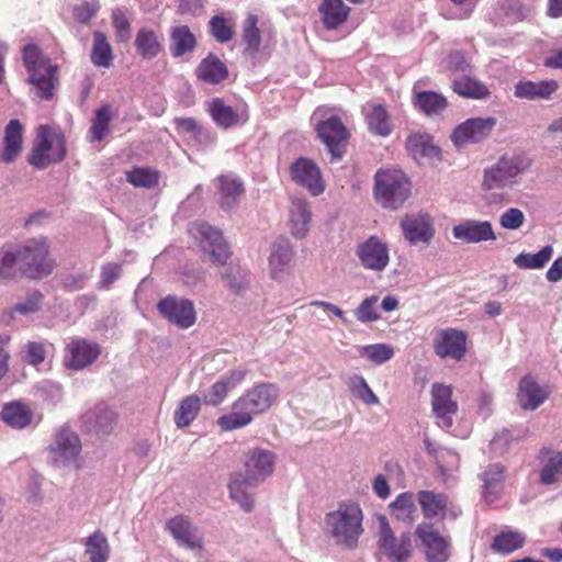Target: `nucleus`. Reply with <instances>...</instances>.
<instances>
[{"label": "nucleus", "mask_w": 562, "mask_h": 562, "mask_svg": "<svg viewBox=\"0 0 562 562\" xmlns=\"http://www.w3.org/2000/svg\"><path fill=\"white\" fill-rule=\"evenodd\" d=\"M20 277L43 279L53 273L56 262L49 254V244L45 237L29 239L16 245Z\"/></svg>", "instance_id": "20e7f679"}, {"label": "nucleus", "mask_w": 562, "mask_h": 562, "mask_svg": "<svg viewBox=\"0 0 562 562\" xmlns=\"http://www.w3.org/2000/svg\"><path fill=\"white\" fill-rule=\"evenodd\" d=\"M312 218L311 205L306 200L294 198L290 205V229L291 234L297 238L303 239L310 231Z\"/></svg>", "instance_id": "cd10ccee"}, {"label": "nucleus", "mask_w": 562, "mask_h": 562, "mask_svg": "<svg viewBox=\"0 0 562 562\" xmlns=\"http://www.w3.org/2000/svg\"><path fill=\"white\" fill-rule=\"evenodd\" d=\"M415 533L424 548L427 562H446L449 559V540L432 524H419Z\"/></svg>", "instance_id": "2eb2a0df"}, {"label": "nucleus", "mask_w": 562, "mask_h": 562, "mask_svg": "<svg viewBox=\"0 0 562 562\" xmlns=\"http://www.w3.org/2000/svg\"><path fill=\"white\" fill-rule=\"evenodd\" d=\"M206 110L213 122L223 130L243 125L249 119L247 106L233 108L222 99L213 98L206 102Z\"/></svg>", "instance_id": "4be33fe9"}, {"label": "nucleus", "mask_w": 562, "mask_h": 562, "mask_svg": "<svg viewBox=\"0 0 562 562\" xmlns=\"http://www.w3.org/2000/svg\"><path fill=\"white\" fill-rule=\"evenodd\" d=\"M404 237L413 245L429 243L434 235V221L427 213L407 214L401 221Z\"/></svg>", "instance_id": "5701e85b"}, {"label": "nucleus", "mask_w": 562, "mask_h": 562, "mask_svg": "<svg viewBox=\"0 0 562 562\" xmlns=\"http://www.w3.org/2000/svg\"><path fill=\"white\" fill-rule=\"evenodd\" d=\"M347 385L351 394L367 405H375L379 403L378 396L371 390L362 375L353 374L348 378Z\"/></svg>", "instance_id": "5fc2aeb1"}, {"label": "nucleus", "mask_w": 562, "mask_h": 562, "mask_svg": "<svg viewBox=\"0 0 562 562\" xmlns=\"http://www.w3.org/2000/svg\"><path fill=\"white\" fill-rule=\"evenodd\" d=\"M195 76L203 82L220 85L228 77V69L224 61L210 53L195 68Z\"/></svg>", "instance_id": "c756f323"}, {"label": "nucleus", "mask_w": 562, "mask_h": 562, "mask_svg": "<svg viewBox=\"0 0 562 562\" xmlns=\"http://www.w3.org/2000/svg\"><path fill=\"white\" fill-rule=\"evenodd\" d=\"M446 66L451 72L460 74L461 76L471 72L472 69L470 61L459 50L451 52L448 55Z\"/></svg>", "instance_id": "69168bd1"}, {"label": "nucleus", "mask_w": 562, "mask_h": 562, "mask_svg": "<svg viewBox=\"0 0 562 562\" xmlns=\"http://www.w3.org/2000/svg\"><path fill=\"white\" fill-rule=\"evenodd\" d=\"M532 160L525 154H505L483 170L481 187L484 191L512 188L531 167Z\"/></svg>", "instance_id": "7ed1b4c3"}, {"label": "nucleus", "mask_w": 562, "mask_h": 562, "mask_svg": "<svg viewBox=\"0 0 562 562\" xmlns=\"http://www.w3.org/2000/svg\"><path fill=\"white\" fill-rule=\"evenodd\" d=\"M0 418L11 428L23 429L32 423L33 413L27 405L12 402L2 407Z\"/></svg>", "instance_id": "e433bc0d"}, {"label": "nucleus", "mask_w": 562, "mask_h": 562, "mask_svg": "<svg viewBox=\"0 0 562 562\" xmlns=\"http://www.w3.org/2000/svg\"><path fill=\"white\" fill-rule=\"evenodd\" d=\"M20 276L16 245L0 247V282H9Z\"/></svg>", "instance_id": "ea45409f"}, {"label": "nucleus", "mask_w": 562, "mask_h": 562, "mask_svg": "<svg viewBox=\"0 0 562 562\" xmlns=\"http://www.w3.org/2000/svg\"><path fill=\"white\" fill-rule=\"evenodd\" d=\"M221 277L229 291L237 295H241L249 286V272L238 265H229Z\"/></svg>", "instance_id": "de8ad7c7"}, {"label": "nucleus", "mask_w": 562, "mask_h": 562, "mask_svg": "<svg viewBox=\"0 0 562 562\" xmlns=\"http://www.w3.org/2000/svg\"><path fill=\"white\" fill-rule=\"evenodd\" d=\"M539 481L543 485H552L562 481V451L543 447L540 450Z\"/></svg>", "instance_id": "bb28decb"}, {"label": "nucleus", "mask_w": 562, "mask_h": 562, "mask_svg": "<svg viewBox=\"0 0 562 562\" xmlns=\"http://www.w3.org/2000/svg\"><path fill=\"white\" fill-rule=\"evenodd\" d=\"M362 510L358 504H340L326 516V525L337 544L353 548L362 533Z\"/></svg>", "instance_id": "423d86ee"}, {"label": "nucleus", "mask_w": 562, "mask_h": 562, "mask_svg": "<svg viewBox=\"0 0 562 562\" xmlns=\"http://www.w3.org/2000/svg\"><path fill=\"white\" fill-rule=\"evenodd\" d=\"M135 47L137 53L144 59H151L158 56L162 50V44L157 34L149 29H140L135 37Z\"/></svg>", "instance_id": "37998d69"}, {"label": "nucleus", "mask_w": 562, "mask_h": 562, "mask_svg": "<svg viewBox=\"0 0 562 562\" xmlns=\"http://www.w3.org/2000/svg\"><path fill=\"white\" fill-rule=\"evenodd\" d=\"M190 232L200 239L202 248L210 254L213 263H226L232 252L220 229L201 222L191 224Z\"/></svg>", "instance_id": "f8f14e48"}, {"label": "nucleus", "mask_w": 562, "mask_h": 562, "mask_svg": "<svg viewBox=\"0 0 562 562\" xmlns=\"http://www.w3.org/2000/svg\"><path fill=\"white\" fill-rule=\"evenodd\" d=\"M390 507L392 515H394L396 519L408 522L413 521L416 507L412 493L405 492L400 494L395 501L391 503Z\"/></svg>", "instance_id": "6e6d98bb"}, {"label": "nucleus", "mask_w": 562, "mask_h": 562, "mask_svg": "<svg viewBox=\"0 0 562 562\" xmlns=\"http://www.w3.org/2000/svg\"><path fill=\"white\" fill-rule=\"evenodd\" d=\"M378 548L391 562H406L413 553L412 535L402 532L398 537L395 536L387 521L383 519L380 525Z\"/></svg>", "instance_id": "9d476101"}, {"label": "nucleus", "mask_w": 562, "mask_h": 562, "mask_svg": "<svg viewBox=\"0 0 562 562\" xmlns=\"http://www.w3.org/2000/svg\"><path fill=\"white\" fill-rule=\"evenodd\" d=\"M418 502L426 518L441 520L448 506V497L432 491H420Z\"/></svg>", "instance_id": "4c0bfd02"}, {"label": "nucleus", "mask_w": 562, "mask_h": 562, "mask_svg": "<svg viewBox=\"0 0 562 562\" xmlns=\"http://www.w3.org/2000/svg\"><path fill=\"white\" fill-rule=\"evenodd\" d=\"M452 235L456 239L463 240L468 244L496 239L493 226L488 221L465 220L453 226Z\"/></svg>", "instance_id": "393cba45"}, {"label": "nucleus", "mask_w": 562, "mask_h": 562, "mask_svg": "<svg viewBox=\"0 0 562 562\" xmlns=\"http://www.w3.org/2000/svg\"><path fill=\"white\" fill-rule=\"evenodd\" d=\"M166 530L180 548L192 552L204 550V535L188 516L177 515L169 518L166 521Z\"/></svg>", "instance_id": "9b49d317"}, {"label": "nucleus", "mask_w": 562, "mask_h": 562, "mask_svg": "<svg viewBox=\"0 0 562 562\" xmlns=\"http://www.w3.org/2000/svg\"><path fill=\"white\" fill-rule=\"evenodd\" d=\"M506 469L501 463L490 464L481 474L483 481V497L486 502L496 501L503 491Z\"/></svg>", "instance_id": "473e14b6"}, {"label": "nucleus", "mask_w": 562, "mask_h": 562, "mask_svg": "<svg viewBox=\"0 0 562 562\" xmlns=\"http://www.w3.org/2000/svg\"><path fill=\"white\" fill-rule=\"evenodd\" d=\"M279 395L280 390L276 384L257 383L233 403L232 412L221 416L217 424L225 431L245 427L252 422L254 416L269 411Z\"/></svg>", "instance_id": "f03ea898"}, {"label": "nucleus", "mask_w": 562, "mask_h": 562, "mask_svg": "<svg viewBox=\"0 0 562 562\" xmlns=\"http://www.w3.org/2000/svg\"><path fill=\"white\" fill-rule=\"evenodd\" d=\"M111 119V106L109 104L102 105L95 111L89 130L91 142H101L108 136Z\"/></svg>", "instance_id": "3c124183"}, {"label": "nucleus", "mask_w": 562, "mask_h": 562, "mask_svg": "<svg viewBox=\"0 0 562 562\" xmlns=\"http://www.w3.org/2000/svg\"><path fill=\"white\" fill-rule=\"evenodd\" d=\"M431 408L437 425L449 430L458 412V403L452 398V387L440 383L431 386Z\"/></svg>", "instance_id": "f3484780"}, {"label": "nucleus", "mask_w": 562, "mask_h": 562, "mask_svg": "<svg viewBox=\"0 0 562 562\" xmlns=\"http://www.w3.org/2000/svg\"><path fill=\"white\" fill-rule=\"evenodd\" d=\"M414 105L425 115H436L448 106L446 97L435 91H422L414 95Z\"/></svg>", "instance_id": "79ce46f5"}, {"label": "nucleus", "mask_w": 562, "mask_h": 562, "mask_svg": "<svg viewBox=\"0 0 562 562\" xmlns=\"http://www.w3.org/2000/svg\"><path fill=\"white\" fill-rule=\"evenodd\" d=\"M220 205L224 211L233 210L244 194L243 182L232 176H220L217 178Z\"/></svg>", "instance_id": "f704fd0d"}, {"label": "nucleus", "mask_w": 562, "mask_h": 562, "mask_svg": "<svg viewBox=\"0 0 562 562\" xmlns=\"http://www.w3.org/2000/svg\"><path fill=\"white\" fill-rule=\"evenodd\" d=\"M81 449L78 434L68 425H61L55 430L47 451L54 467L66 468L78 467Z\"/></svg>", "instance_id": "1a4fd4ad"}, {"label": "nucleus", "mask_w": 562, "mask_h": 562, "mask_svg": "<svg viewBox=\"0 0 562 562\" xmlns=\"http://www.w3.org/2000/svg\"><path fill=\"white\" fill-rule=\"evenodd\" d=\"M23 63L29 74V82L36 89V95L42 100H50L58 82L57 66L50 64L34 44L24 46Z\"/></svg>", "instance_id": "39448f33"}, {"label": "nucleus", "mask_w": 562, "mask_h": 562, "mask_svg": "<svg viewBox=\"0 0 562 562\" xmlns=\"http://www.w3.org/2000/svg\"><path fill=\"white\" fill-rule=\"evenodd\" d=\"M294 251L286 239H279L271 246L269 256L270 273L273 279H278L292 261Z\"/></svg>", "instance_id": "c9c22d12"}, {"label": "nucleus", "mask_w": 562, "mask_h": 562, "mask_svg": "<svg viewBox=\"0 0 562 562\" xmlns=\"http://www.w3.org/2000/svg\"><path fill=\"white\" fill-rule=\"evenodd\" d=\"M360 356L376 364H382L394 356V350L386 344L367 345L361 348Z\"/></svg>", "instance_id": "052dcab7"}, {"label": "nucleus", "mask_w": 562, "mask_h": 562, "mask_svg": "<svg viewBox=\"0 0 562 562\" xmlns=\"http://www.w3.org/2000/svg\"><path fill=\"white\" fill-rule=\"evenodd\" d=\"M42 300H43V294L40 291H37V290L31 291L26 294L24 300L16 303L12 307L11 311H12V313H19L21 315L33 314V313L40 311Z\"/></svg>", "instance_id": "e2e57ef3"}, {"label": "nucleus", "mask_w": 562, "mask_h": 562, "mask_svg": "<svg viewBox=\"0 0 562 562\" xmlns=\"http://www.w3.org/2000/svg\"><path fill=\"white\" fill-rule=\"evenodd\" d=\"M318 11L326 30H337L350 14V8L344 0H322Z\"/></svg>", "instance_id": "2f4dec72"}, {"label": "nucleus", "mask_w": 562, "mask_h": 562, "mask_svg": "<svg viewBox=\"0 0 562 562\" xmlns=\"http://www.w3.org/2000/svg\"><path fill=\"white\" fill-rule=\"evenodd\" d=\"M86 553L90 562H108L110 558V544L105 535L97 530L85 540Z\"/></svg>", "instance_id": "a18cd8bd"}, {"label": "nucleus", "mask_w": 562, "mask_h": 562, "mask_svg": "<svg viewBox=\"0 0 562 562\" xmlns=\"http://www.w3.org/2000/svg\"><path fill=\"white\" fill-rule=\"evenodd\" d=\"M525 223V214L517 207L507 209L499 216V225L509 231L519 229Z\"/></svg>", "instance_id": "338daca9"}, {"label": "nucleus", "mask_w": 562, "mask_h": 562, "mask_svg": "<svg viewBox=\"0 0 562 562\" xmlns=\"http://www.w3.org/2000/svg\"><path fill=\"white\" fill-rule=\"evenodd\" d=\"M169 50L173 58L192 54L198 45L195 35L188 25H176L169 31Z\"/></svg>", "instance_id": "7c9ffc66"}, {"label": "nucleus", "mask_w": 562, "mask_h": 562, "mask_svg": "<svg viewBox=\"0 0 562 562\" xmlns=\"http://www.w3.org/2000/svg\"><path fill=\"white\" fill-rule=\"evenodd\" d=\"M116 411L104 402L95 404L82 416L85 427L97 435H109L117 423Z\"/></svg>", "instance_id": "b1692460"}, {"label": "nucleus", "mask_w": 562, "mask_h": 562, "mask_svg": "<svg viewBox=\"0 0 562 562\" xmlns=\"http://www.w3.org/2000/svg\"><path fill=\"white\" fill-rule=\"evenodd\" d=\"M241 41L245 44V54L255 55L261 44V31L258 27V18L249 14L243 23Z\"/></svg>", "instance_id": "09e8293b"}, {"label": "nucleus", "mask_w": 562, "mask_h": 562, "mask_svg": "<svg viewBox=\"0 0 562 562\" xmlns=\"http://www.w3.org/2000/svg\"><path fill=\"white\" fill-rule=\"evenodd\" d=\"M209 32L218 43H227L234 35L232 26L223 15H215L210 20Z\"/></svg>", "instance_id": "680f3d73"}, {"label": "nucleus", "mask_w": 562, "mask_h": 562, "mask_svg": "<svg viewBox=\"0 0 562 562\" xmlns=\"http://www.w3.org/2000/svg\"><path fill=\"white\" fill-rule=\"evenodd\" d=\"M407 150L415 157H438L440 150L432 145L427 135L414 134L408 136L406 140Z\"/></svg>", "instance_id": "864d4df0"}, {"label": "nucleus", "mask_w": 562, "mask_h": 562, "mask_svg": "<svg viewBox=\"0 0 562 562\" xmlns=\"http://www.w3.org/2000/svg\"><path fill=\"white\" fill-rule=\"evenodd\" d=\"M452 89L463 98L477 100L487 99L491 93L483 82L470 77L468 74L456 77L452 80Z\"/></svg>", "instance_id": "58836bf2"}, {"label": "nucleus", "mask_w": 562, "mask_h": 562, "mask_svg": "<svg viewBox=\"0 0 562 562\" xmlns=\"http://www.w3.org/2000/svg\"><path fill=\"white\" fill-rule=\"evenodd\" d=\"M113 59L112 47L106 36L99 31L93 33V46L91 50V61L97 67L108 68Z\"/></svg>", "instance_id": "8fccbe9b"}, {"label": "nucleus", "mask_w": 562, "mask_h": 562, "mask_svg": "<svg viewBox=\"0 0 562 562\" xmlns=\"http://www.w3.org/2000/svg\"><path fill=\"white\" fill-rule=\"evenodd\" d=\"M229 389L221 379L215 382L207 392L203 395V401L206 405H220L227 396Z\"/></svg>", "instance_id": "774afa93"}, {"label": "nucleus", "mask_w": 562, "mask_h": 562, "mask_svg": "<svg viewBox=\"0 0 562 562\" xmlns=\"http://www.w3.org/2000/svg\"><path fill=\"white\" fill-rule=\"evenodd\" d=\"M369 130L380 136H387L392 128L387 111L382 104L367 105L363 109Z\"/></svg>", "instance_id": "a19ab883"}, {"label": "nucleus", "mask_w": 562, "mask_h": 562, "mask_svg": "<svg viewBox=\"0 0 562 562\" xmlns=\"http://www.w3.org/2000/svg\"><path fill=\"white\" fill-rule=\"evenodd\" d=\"M277 454L263 448L250 449L244 460V473H233L228 482L229 497L239 504L243 510L249 513L254 508L252 495L248 487L257 486L272 475Z\"/></svg>", "instance_id": "f257e3e1"}, {"label": "nucleus", "mask_w": 562, "mask_h": 562, "mask_svg": "<svg viewBox=\"0 0 562 562\" xmlns=\"http://www.w3.org/2000/svg\"><path fill=\"white\" fill-rule=\"evenodd\" d=\"M558 89L559 83L553 79L540 81L520 80L514 87V95L529 101L549 100Z\"/></svg>", "instance_id": "a878e982"}, {"label": "nucleus", "mask_w": 562, "mask_h": 562, "mask_svg": "<svg viewBox=\"0 0 562 562\" xmlns=\"http://www.w3.org/2000/svg\"><path fill=\"white\" fill-rule=\"evenodd\" d=\"M201 408V398L198 395L184 397L175 411V423L179 428L188 427L198 416Z\"/></svg>", "instance_id": "49530a36"}, {"label": "nucleus", "mask_w": 562, "mask_h": 562, "mask_svg": "<svg viewBox=\"0 0 562 562\" xmlns=\"http://www.w3.org/2000/svg\"><path fill=\"white\" fill-rule=\"evenodd\" d=\"M526 536L520 531L507 530L496 535L491 549L496 553L510 554L524 547Z\"/></svg>", "instance_id": "c03bdc74"}, {"label": "nucleus", "mask_w": 562, "mask_h": 562, "mask_svg": "<svg viewBox=\"0 0 562 562\" xmlns=\"http://www.w3.org/2000/svg\"><path fill=\"white\" fill-rule=\"evenodd\" d=\"M548 397V392L542 389L531 375L524 376L518 385L517 400L522 409L535 411Z\"/></svg>", "instance_id": "c85d7f7f"}, {"label": "nucleus", "mask_w": 562, "mask_h": 562, "mask_svg": "<svg viewBox=\"0 0 562 562\" xmlns=\"http://www.w3.org/2000/svg\"><path fill=\"white\" fill-rule=\"evenodd\" d=\"M497 120L493 116L471 117L459 124L451 134V140L458 148L477 144L490 137Z\"/></svg>", "instance_id": "ddd939ff"}, {"label": "nucleus", "mask_w": 562, "mask_h": 562, "mask_svg": "<svg viewBox=\"0 0 562 562\" xmlns=\"http://www.w3.org/2000/svg\"><path fill=\"white\" fill-rule=\"evenodd\" d=\"M101 355L98 342L86 338L71 339L66 346L64 363L68 369L83 370L92 364Z\"/></svg>", "instance_id": "a211bd4d"}, {"label": "nucleus", "mask_w": 562, "mask_h": 562, "mask_svg": "<svg viewBox=\"0 0 562 562\" xmlns=\"http://www.w3.org/2000/svg\"><path fill=\"white\" fill-rule=\"evenodd\" d=\"M112 23L120 42H127L131 38V23L121 9L112 12Z\"/></svg>", "instance_id": "0e129e2a"}, {"label": "nucleus", "mask_w": 562, "mask_h": 562, "mask_svg": "<svg viewBox=\"0 0 562 562\" xmlns=\"http://www.w3.org/2000/svg\"><path fill=\"white\" fill-rule=\"evenodd\" d=\"M434 351L441 359L460 361L467 353V335L464 331L446 328L436 334Z\"/></svg>", "instance_id": "aec40b11"}, {"label": "nucleus", "mask_w": 562, "mask_h": 562, "mask_svg": "<svg viewBox=\"0 0 562 562\" xmlns=\"http://www.w3.org/2000/svg\"><path fill=\"white\" fill-rule=\"evenodd\" d=\"M553 256V247L547 245L537 254L521 252L515 257L514 263L520 269H542Z\"/></svg>", "instance_id": "603ef678"}, {"label": "nucleus", "mask_w": 562, "mask_h": 562, "mask_svg": "<svg viewBox=\"0 0 562 562\" xmlns=\"http://www.w3.org/2000/svg\"><path fill=\"white\" fill-rule=\"evenodd\" d=\"M411 182L397 169L379 170L374 176V198L384 209L396 210L411 195Z\"/></svg>", "instance_id": "0eeeda50"}, {"label": "nucleus", "mask_w": 562, "mask_h": 562, "mask_svg": "<svg viewBox=\"0 0 562 562\" xmlns=\"http://www.w3.org/2000/svg\"><path fill=\"white\" fill-rule=\"evenodd\" d=\"M379 297L371 295L364 299L360 305L355 310V317L360 323H373L380 319L381 315L378 308Z\"/></svg>", "instance_id": "bf43d9fd"}, {"label": "nucleus", "mask_w": 562, "mask_h": 562, "mask_svg": "<svg viewBox=\"0 0 562 562\" xmlns=\"http://www.w3.org/2000/svg\"><path fill=\"white\" fill-rule=\"evenodd\" d=\"M389 246L376 236L358 244L356 255L364 269L383 271L390 262Z\"/></svg>", "instance_id": "6ab92c4d"}, {"label": "nucleus", "mask_w": 562, "mask_h": 562, "mask_svg": "<svg viewBox=\"0 0 562 562\" xmlns=\"http://www.w3.org/2000/svg\"><path fill=\"white\" fill-rule=\"evenodd\" d=\"M4 148L0 153V161L12 162L21 153L23 127L19 120H11L4 131Z\"/></svg>", "instance_id": "72a5a7b5"}, {"label": "nucleus", "mask_w": 562, "mask_h": 562, "mask_svg": "<svg viewBox=\"0 0 562 562\" xmlns=\"http://www.w3.org/2000/svg\"><path fill=\"white\" fill-rule=\"evenodd\" d=\"M126 180L134 187L153 188L158 183L159 175L149 168L135 167L126 172Z\"/></svg>", "instance_id": "4d7b16f0"}, {"label": "nucleus", "mask_w": 562, "mask_h": 562, "mask_svg": "<svg viewBox=\"0 0 562 562\" xmlns=\"http://www.w3.org/2000/svg\"><path fill=\"white\" fill-rule=\"evenodd\" d=\"M316 132L321 140L327 146L333 159H341L349 138V133L341 120L330 116L317 123Z\"/></svg>", "instance_id": "dca6fc26"}, {"label": "nucleus", "mask_w": 562, "mask_h": 562, "mask_svg": "<svg viewBox=\"0 0 562 562\" xmlns=\"http://www.w3.org/2000/svg\"><path fill=\"white\" fill-rule=\"evenodd\" d=\"M292 180L305 188L313 196L322 194L325 184L317 165L308 158L300 157L290 166Z\"/></svg>", "instance_id": "412c9836"}, {"label": "nucleus", "mask_w": 562, "mask_h": 562, "mask_svg": "<svg viewBox=\"0 0 562 562\" xmlns=\"http://www.w3.org/2000/svg\"><path fill=\"white\" fill-rule=\"evenodd\" d=\"M66 151L64 135L47 125H41L27 161L37 169H45L64 160Z\"/></svg>", "instance_id": "6e6552de"}, {"label": "nucleus", "mask_w": 562, "mask_h": 562, "mask_svg": "<svg viewBox=\"0 0 562 562\" xmlns=\"http://www.w3.org/2000/svg\"><path fill=\"white\" fill-rule=\"evenodd\" d=\"M157 308L168 322L181 329H188L196 322L194 304L189 299L168 295L158 302Z\"/></svg>", "instance_id": "4468645a"}, {"label": "nucleus", "mask_w": 562, "mask_h": 562, "mask_svg": "<svg viewBox=\"0 0 562 562\" xmlns=\"http://www.w3.org/2000/svg\"><path fill=\"white\" fill-rule=\"evenodd\" d=\"M175 124L179 133L187 134L193 139L210 137L211 142L214 140V134L210 130L200 126L193 117H176Z\"/></svg>", "instance_id": "13d9d810"}]
</instances>
